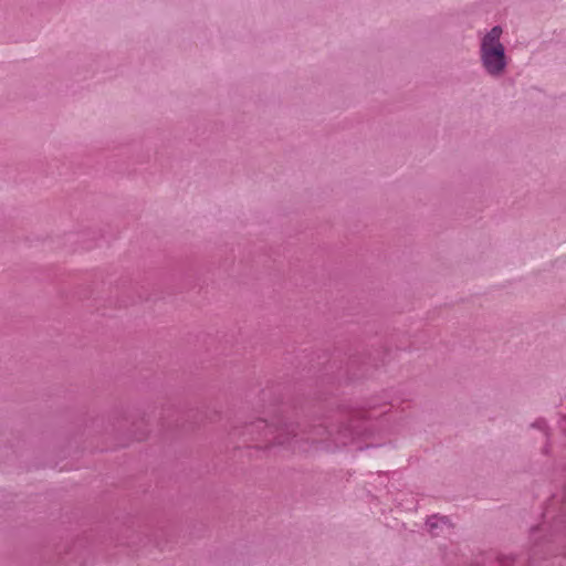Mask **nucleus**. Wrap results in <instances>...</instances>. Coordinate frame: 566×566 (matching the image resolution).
<instances>
[{"instance_id":"f03ea898","label":"nucleus","mask_w":566,"mask_h":566,"mask_svg":"<svg viewBox=\"0 0 566 566\" xmlns=\"http://www.w3.org/2000/svg\"><path fill=\"white\" fill-rule=\"evenodd\" d=\"M444 525H447L444 517L433 516L428 521V526L432 532L434 528L443 527Z\"/></svg>"},{"instance_id":"f257e3e1","label":"nucleus","mask_w":566,"mask_h":566,"mask_svg":"<svg viewBox=\"0 0 566 566\" xmlns=\"http://www.w3.org/2000/svg\"><path fill=\"white\" fill-rule=\"evenodd\" d=\"M502 29L494 27L482 40L481 57L488 73L499 75L503 72L506 60L504 48L500 43Z\"/></svg>"}]
</instances>
